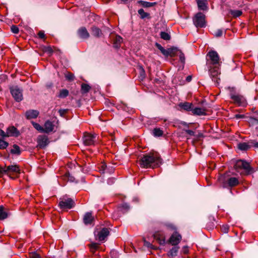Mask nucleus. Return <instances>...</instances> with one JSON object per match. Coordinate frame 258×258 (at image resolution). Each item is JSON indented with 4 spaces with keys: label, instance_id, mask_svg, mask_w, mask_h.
Here are the masks:
<instances>
[{
    "label": "nucleus",
    "instance_id": "obj_2",
    "mask_svg": "<svg viewBox=\"0 0 258 258\" xmlns=\"http://www.w3.org/2000/svg\"><path fill=\"white\" fill-rule=\"evenodd\" d=\"M234 168L237 172L242 175H248L254 172L249 164L242 160H239L236 162Z\"/></svg>",
    "mask_w": 258,
    "mask_h": 258
},
{
    "label": "nucleus",
    "instance_id": "obj_13",
    "mask_svg": "<svg viewBox=\"0 0 258 258\" xmlns=\"http://www.w3.org/2000/svg\"><path fill=\"white\" fill-rule=\"evenodd\" d=\"M20 133L19 131L14 126H11L6 130V137H18Z\"/></svg>",
    "mask_w": 258,
    "mask_h": 258
},
{
    "label": "nucleus",
    "instance_id": "obj_50",
    "mask_svg": "<svg viewBox=\"0 0 258 258\" xmlns=\"http://www.w3.org/2000/svg\"><path fill=\"white\" fill-rule=\"evenodd\" d=\"M185 132L190 136H195V132L190 130H185Z\"/></svg>",
    "mask_w": 258,
    "mask_h": 258
},
{
    "label": "nucleus",
    "instance_id": "obj_41",
    "mask_svg": "<svg viewBox=\"0 0 258 258\" xmlns=\"http://www.w3.org/2000/svg\"><path fill=\"white\" fill-rule=\"evenodd\" d=\"M221 230L223 233H227L229 231V226L227 225H222Z\"/></svg>",
    "mask_w": 258,
    "mask_h": 258
},
{
    "label": "nucleus",
    "instance_id": "obj_20",
    "mask_svg": "<svg viewBox=\"0 0 258 258\" xmlns=\"http://www.w3.org/2000/svg\"><path fill=\"white\" fill-rule=\"evenodd\" d=\"M193 114L198 115H203L206 114L205 110L202 108L197 107L191 110Z\"/></svg>",
    "mask_w": 258,
    "mask_h": 258
},
{
    "label": "nucleus",
    "instance_id": "obj_18",
    "mask_svg": "<svg viewBox=\"0 0 258 258\" xmlns=\"http://www.w3.org/2000/svg\"><path fill=\"white\" fill-rule=\"evenodd\" d=\"M94 220V217L92 216L91 213L88 212L85 214L83 218V221L85 224L87 225L91 224Z\"/></svg>",
    "mask_w": 258,
    "mask_h": 258
},
{
    "label": "nucleus",
    "instance_id": "obj_58",
    "mask_svg": "<svg viewBox=\"0 0 258 258\" xmlns=\"http://www.w3.org/2000/svg\"><path fill=\"white\" fill-rule=\"evenodd\" d=\"M156 46L160 50V51H161L164 48L160 44L158 43H156Z\"/></svg>",
    "mask_w": 258,
    "mask_h": 258
},
{
    "label": "nucleus",
    "instance_id": "obj_53",
    "mask_svg": "<svg viewBox=\"0 0 258 258\" xmlns=\"http://www.w3.org/2000/svg\"><path fill=\"white\" fill-rule=\"evenodd\" d=\"M0 136L2 138H6V132H4L3 130H2L0 128Z\"/></svg>",
    "mask_w": 258,
    "mask_h": 258
},
{
    "label": "nucleus",
    "instance_id": "obj_48",
    "mask_svg": "<svg viewBox=\"0 0 258 258\" xmlns=\"http://www.w3.org/2000/svg\"><path fill=\"white\" fill-rule=\"evenodd\" d=\"M249 144H251V146H253L255 148H258V142L254 141V140H251L249 142Z\"/></svg>",
    "mask_w": 258,
    "mask_h": 258
},
{
    "label": "nucleus",
    "instance_id": "obj_54",
    "mask_svg": "<svg viewBox=\"0 0 258 258\" xmlns=\"http://www.w3.org/2000/svg\"><path fill=\"white\" fill-rule=\"evenodd\" d=\"M38 35L40 38H44L45 37V34L43 31H39Z\"/></svg>",
    "mask_w": 258,
    "mask_h": 258
},
{
    "label": "nucleus",
    "instance_id": "obj_19",
    "mask_svg": "<svg viewBox=\"0 0 258 258\" xmlns=\"http://www.w3.org/2000/svg\"><path fill=\"white\" fill-rule=\"evenodd\" d=\"M179 106L181 109H182L185 111H189L192 110V104L189 102L180 103L179 104Z\"/></svg>",
    "mask_w": 258,
    "mask_h": 258
},
{
    "label": "nucleus",
    "instance_id": "obj_39",
    "mask_svg": "<svg viewBox=\"0 0 258 258\" xmlns=\"http://www.w3.org/2000/svg\"><path fill=\"white\" fill-rule=\"evenodd\" d=\"M120 209L122 212H126L130 209V206L127 204L124 203L120 206Z\"/></svg>",
    "mask_w": 258,
    "mask_h": 258
},
{
    "label": "nucleus",
    "instance_id": "obj_32",
    "mask_svg": "<svg viewBox=\"0 0 258 258\" xmlns=\"http://www.w3.org/2000/svg\"><path fill=\"white\" fill-rule=\"evenodd\" d=\"M247 121L251 125L258 124V119L253 117H249Z\"/></svg>",
    "mask_w": 258,
    "mask_h": 258
},
{
    "label": "nucleus",
    "instance_id": "obj_16",
    "mask_svg": "<svg viewBox=\"0 0 258 258\" xmlns=\"http://www.w3.org/2000/svg\"><path fill=\"white\" fill-rule=\"evenodd\" d=\"M78 34L79 37L82 39H87L90 36L89 33L85 27L80 28L78 31Z\"/></svg>",
    "mask_w": 258,
    "mask_h": 258
},
{
    "label": "nucleus",
    "instance_id": "obj_5",
    "mask_svg": "<svg viewBox=\"0 0 258 258\" xmlns=\"http://www.w3.org/2000/svg\"><path fill=\"white\" fill-rule=\"evenodd\" d=\"M193 22L197 27H204L205 26V16L202 13H197L194 18Z\"/></svg>",
    "mask_w": 258,
    "mask_h": 258
},
{
    "label": "nucleus",
    "instance_id": "obj_9",
    "mask_svg": "<svg viewBox=\"0 0 258 258\" xmlns=\"http://www.w3.org/2000/svg\"><path fill=\"white\" fill-rule=\"evenodd\" d=\"M96 135L89 133H85L84 135L83 140L84 144L86 146L93 145L95 142Z\"/></svg>",
    "mask_w": 258,
    "mask_h": 258
},
{
    "label": "nucleus",
    "instance_id": "obj_7",
    "mask_svg": "<svg viewBox=\"0 0 258 258\" xmlns=\"http://www.w3.org/2000/svg\"><path fill=\"white\" fill-rule=\"evenodd\" d=\"M75 206L74 201L71 198L63 199L59 203V206L62 209H71Z\"/></svg>",
    "mask_w": 258,
    "mask_h": 258
},
{
    "label": "nucleus",
    "instance_id": "obj_3",
    "mask_svg": "<svg viewBox=\"0 0 258 258\" xmlns=\"http://www.w3.org/2000/svg\"><path fill=\"white\" fill-rule=\"evenodd\" d=\"M221 62L218 53L214 50L209 51L207 55L208 67H220Z\"/></svg>",
    "mask_w": 258,
    "mask_h": 258
},
{
    "label": "nucleus",
    "instance_id": "obj_4",
    "mask_svg": "<svg viewBox=\"0 0 258 258\" xmlns=\"http://www.w3.org/2000/svg\"><path fill=\"white\" fill-rule=\"evenodd\" d=\"M208 69L211 78L213 81L218 84L220 80V67H208Z\"/></svg>",
    "mask_w": 258,
    "mask_h": 258
},
{
    "label": "nucleus",
    "instance_id": "obj_38",
    "mask_svg": "<svg viewBox=\"0 0 258 258\" xmlns=\"http://www.w3.org/2000/svg\"><path fill=\"white\" fill-rule=\"evenodd\" d=\"M122 39L120 36H116L115 39V42H114V46L115 47H118V45L121 43L122 42Z\"/></svg>",
    "mask_w": 258,
    "mask_h": 258
},
{
    "label": "nucleus",
    "instance_id": "obj_27",
    "mask_svg": "<svg viewBox=\"0 0 258 258\" xmlns=\"http://www.w3.org/2000/svg\"><path fill=\"white\" fill-rule=\"evenodd\" d=\"M179 249V247L177 246H174L172 248V249L170 250L169 252V255L173 257L177 255L178 250Z\"/></svg>",
    "mask_w": 258,
    "mask_h": 258
},
{
    "label": "nucleus",
    "instance_id": "obj_59",
    "mask_svg": "<svg viewBox=\"0 0 258 258\" xmlns=\"http://www.w3.org/2000/svg\"><path fill=\"white\" fill-rule=\"evenodd\" d=\"M156 46L160 50V51H161L164 48L160 44L158 43H156Z\"/></svg>",
    "mask_w": 258,
    "mask_h": 258
},
{
    "label": "nucleus",
    "instance_id": "obj_34",
    "mask_svg": "<svg viewBox=\"0 0 258 258\" xmlns=\"http://www.w3.org/2000/svg\"><path fill=\"white\" fill-rule=\"evenodd\" d=\"M140 3L142 6L145 8H149L154 6L155 5V3H150L145 1H140Z\"/></svg>",
    "mask_w": 258,
    "mask_h": 258
},
{
    "label": "nucleus",
    "instance_id": "obj_37",
    "mask_svg": "<svg viewBox=\"0 0 258 258\" xmlns=\"http://www.w3.org/2000/svg\"><path fill=\"white\" fill-rule=\"evenodd\" d=\"M9 146L7 142L0 139V149H5Z\"/></svg>",
    "mask_w": 258,
    "mask_h": 258
},
{
    "label": "nucleus",
    "instance_id": "obj_64",
    "mask_svg": "<svg viewBox=\"0 0 258 258\" xmlns=\"http://www.w3.org/2000/svg\"><path fill=\"white\" fill-rule=\"evenodd\" d=\"M113 182V179H109L108 180V183H111Z\"/></svg>",
    "mask_w": 258,
    "mask_h": 258
},
{
    "label": "nucleus",
    "instance_id": "obj_51",
    "mask_svg": "<svg viewBox=\"0 0 258 258\" xmlns=\"http://www.w3.org/2000/svg\"><path fill=\"white\" fill-rule=\"evenodd\" d=\"M161 52L165 56H168V49H165L163 48Z\"/></svg>",
    "mask_w": 258,
    "mask_h": 258
},
{
    "label": "nucleus",
    "instance_id": "obj_21",
    "mask_svg": "<svg viewBox=\"0 0 258 258\" xmlns=\"http://www.w3.org/2000/svg\"><path fill=\"white\" fill-rule=\"evenodd\" d=\"M180 50L176 47L168 48V56L173 57L178 55Z\"/></svg>",
    "mask_w": 258,
    "mask_h": 258
},
{
    "label": "nucleus",
    "instance_id": "obj_45",
    "mask_svg": "<svg viewBox=\"0 0 258 258\" xmlns=\"http://www.w3.org/2000/svg\"><path fill=\"white\" fill-rule=\"evenodd\" d=\"M222 34H223V31L221 29H218L217 30L214 35L216 37H220L222 35Z\"/></svg>",
    "mask_w": 258,
    "mask_h": 258
},
{
    "label": "nucleus",
    "instance_id": "obj_12",
    "mask_svg": "<svg viewBox=\"0 0 258 258\" xmlns=\"http://www.w3.org/2000/svg\"><path fill=\"white\" fill-rule=\"evenodd\" d=\"M20 168L17 165H10L5 167V173L10 175V174L13 173H19Z\"/></svg>",
    "mask_w": 258,
    "mask_h": 258
},
{
    "label": "nucleus",
    "instance_id": "obj_55",
    "mask_svg": "<svg viewBox=\"0 0 258 258\" xmlns=\"http://www.w3.org/2000/svg\"><path fill=\"white\" fill-rule=\"evenodd\" d=\"M144 245L148 247H152V244L146 240H144Z\"/></svg>",
    "mask_w": 258,
    "mask_h": 258
},
{
    "label": "nucleus",
    "instance_id": "obj_35",
    "mask_svg": "<svg viewBox=\"0 0 258 258\" xmlns=\"http://www.w3.org/2000/svg\"><path fill=\"white\" fill-rule=\"evenodd\" d=\"M153 133L155 137H160L163 135V131L159 128H154Z\"/></svg>",
    "mask_w": 258,
    "mask_h": 258
},
{
    "label": "nucleus",
    "instance_id": "obj_11",
    "mask_svg": "<svg viewBox=\"0 0 258 258\" xmlns=\"http://www.w3.org/2000/svg\"><path fill=\"white\" fill-rule=\"evenodd\" d=\"M231 98L233 100L234 103L239 106H244L246 104L244 98L239 95H231Z\"/></svg>",
    "mask_w": 258,
    "mask_h": 258
},
{
    "label": "nucleus",
    "instance_id": "obj_63",
    "mask_svg": "<svg viewBox=\"0 0 258 258\" xmlns=\"http://www.w3.org/2000/svg\"><path fill=\"white\" fill-rule=\"evenodd\" d=\"M191 79V77L190 76H188L186 78V80L188 81V82H189Z\"/></svg>",
    "mask_w": 258,
    "mask_h": 258
},
{
    "label": "nucleus",
    "instance_id": "obj_43",
    "mask_svg": "<svg viewBox=\"0 0 258 258\" xmlns=\"http://www.w3.org/2000/svg\"><path fill=\"white\" fill-rule=\"evenodd\" d=\"M11 31L15 34H18L19 31L18 27L15 25H12L11 27Z\"/></svg>",
    "mask_w": 258,
    "mask_h": 258
},
{
    "label": "nucleus",
    "instance_id": "obj_46",
    "mask_svg": "<svg viewBox=\"0 0 258 258\" xmlns=\"http://www.w3.org/2000/svg\"><path fill=\"white\" fill-rule=\"evenodd\" d=\"M89 246L91 249V250H95L98 247V244L96 243H92L89 245Z\"/></svg>",
    "mask_w": 258,
    "mask_h": 258
},
{
    "label": "nucleus",
    "instance_id": "obj_60",
    "mask_svg": "<svg viewBox=\"0 0 258 258\" xmlns=\"http://www.w3.org/2000/svg\"><path fill=\"white\" fill-rule=\"evenodd\" d=\"M182 250L184 253H187L188 251L187 247L185 246L183 247Z\"/></svg>",
    "mask_w": 258,
    "mask_h": 258
},
{
    "label": "nucleus",
    "instance_id": "obj_33",
    "mask_svg": "<svg viewBox=\"0 0 258 258\" xmlns=\"http://www.w3.org/2000/svg\"><path fill=\"white\" fill-rule=\"evenodd\" d=\"M91 87L86 84H82L81 86V90L83 93H86L90 90Z\"/></svg>",
    "mask_w": 258,
    "mask_h": 258
},
{
    "label": "nucleus",
    "instance_id": "obj_15",
    "mask_svg": "<svg viewBox=\"0 0 258 258\" xmlns=\"http://www.w3.org/2000/svg\"><path fill=\"white\" fill-rule=\"evenodd\" d=\"M54 125L50 120H47L44 125L43 133H49L53 131Z\"/></svg>",
    "mask_w": 258,
    "mask_h": 258
},
{
    "label": "nucleus",
    "instance_id": "obj_52",
    "mask_svg": "<svg viewBox=\"0 0 258 258\" xmlns=\"http://www.w3.org/2000/svg\"><path fill=\"white\" fill-rule=\"evenodd\" d=\"M30 258H40V256L36 253H33L30 254Z\"/></svg>",
    "mask_w": 258,
    "mask_h": 258
},
{
    "label": "nucleus",
    "instance_id": "obj_57",
    "mask_svg": "<svg viewBox=\"0 0 258 258\" xmlns=\"http://www.w3.org/2000/svg\"><path fill=\"white\" fill-rule=\"evenodd\" d=\"M107 168V166L106 164H103L101 165V168H102V172L104 173L105 172V170H106V169Z\"/></svg>",
    "mask_w": 258,
    "mask_h": 258
},
{
    "label": "nucleus",
    "instance_id": "obj_62",
    "mask_svg": "<svg viewBox=\"0 0 258 258\" xmlns=\"http://www.w3.org/2000/svg\"><path fill=\"white\" fill-rule=\"evenodd\" d=\"M1 79H2L3 80H5L6 79V75H2L1 76H0V80ZM1 82V81H0V83Z\"/></svg>",
    "mask_w": 258,
    "mask_h": 258
},
{
    "label": "nucleus",
    "instance_id": "obj_42",
    "mask_svg": "<svg viewBox=\"0 0 258 258\" xmlns=\"http://www.w3.org/2000/svg\"><path fill=\"white\" fill-rule=\"evenodd\" d=\"M66 78L68 80L71 81L74 80V76L73 74L68 73L66 75Z\"/></svg>",
    "mask_w": 258,
    "mask_h": 258
},
{
    "label": "nucleus",
    "instance_id": "obj_6",
    "mask_svg": "<svg viewBox=\"0 0 258 258\" xmlns=\"http://www.w3.org/2000/svg\"><path fill=\"white\" fill-rule=\"evenodd\" d=\"M11 93L14 99L17 102H20L23 99L22 90L17 86L10 88Z\"/></svg>",
    "mask_w": 258,
    "mask_h": 258
},
{
    "label": "nucleus",
    "instance_id": "obj_56",
    "mask_svg": "<svg viewBox=\"0 0 258 258\" xmlns=\"http://www.w3.org/2000/svg\"><path fill=\"white\" fill-rule=\"evenodd\" d=\"M4 173H5V168L0 166V177H1Z\"/></svg>",
    "mask_w": 258,
    "mask_h": 258
},
{
    "label": "nucleus",
    "instance_id": "obj_8",
    "mask_svg": "<svg viewBox=\"0 0 258 258\" xmlns=\"http://www.w3.org/2000/svg\"><path fill=\"white\" fill-rule=\"evenodd\" d=\"M37 147L41 149H43L48 145L49 141L46 136L39 135L37 137Z\"/></svg>",
    "mask_w": 258,
    "mask_h": 258
},
{
    "label": "nucleus",
    "instance_id": "obj_17",
    "mask_svg": "<svg viewBox=\"0 0 258 258\" xmlns=\"http://www.w3.org/2000/svg\"><path fill=\"white\" fill-rule=\"evenodd\" d=\"M25 114L28 119L35 118L38 116L39 112L36 110H30L26 111Z\"/></svg>",
    "mask_w": 258,
    "mask_h": 258
},
{
    "label": "nucleus",
    "instance_id": "obj_40",
    "mask_svg": "<svg viewBox=\"0 0 258 258\" xmlns=\"http://www.w3.org/2000/svg\"><path fill=\"white\" fill-rule=\"evenodd\" d=\"M231 14L233 17H237L240 16L242 14V12L240 10H234L231 11Z\"/></svg>",
    "mask_w": 258,
    "mask_h": 258
},
{
    "label": "nucleus",
    "instance_id": "obj_28",
    "mask_svg": "<svg viewBox=\"0 0 258 258\" xmlns=\"http://www.w3.org/2000/svg\"><path fill=\"white\" fill-rule=\"evenodd\" d=\"M198 7L201 10H204L206 9V4L204 1L203 0H198L197 1Z\"/></svg>",
    "mask_w": 258,
    "mask_h": 258
},
{
    "label": "nucleus",
    "instance_id": "obj_30",
    "mask_svg": "<svg viewBox=\"0 0 258 258\" xmlns=\"http://www.w3.org/2000/svg\"><path fill=\"white\" fill-rule=\"evenodd\" d=\"M238 183L237 179L235 177H231L229 178L228 180V184L231 186H233L237 185Z\"/></svg>",
    "mask_w": 258,
    "mask_h": 258
},
{
    "label": "nucleus",
    "instance_id": "obj_36",
    "mask_svg": "<svg viewBox=\"0 0 258 258\" xmlns=\"http://www.w3.org/2000/svg\"><path fill=\"white\" fill-rule=\"evenodd\" d=\"M160 37L165 40H169L170 39V35L165 32H161L160 33Z\"/></svg>",
    "mask_w": 258,
    "mask_h": 258
},
{
    "label": "nucleus",
    "instance_id": "obj_26",
    "mask_svg": "<svg viewBox=\"0 0 258 258\" xmlns=\"http://www.w3.org/2000/svg\"><path fill=\"white\" fill-rule=\"evenodd\" d=\"M69 91L67 89H62L60 90L58 97L60 98H64L69 95Z\"/></svg>",
    "mask_w": 258,
    "mask_h": 258
},
{
    "label": "nucleus",
    "instance_id": "obj_29",
    "mask_svg": "<svg viewBox=\"0 0 258 258\" xmlns=\"http://www.w3.org/2000/svg\"><path fill=\"white\" fill-rule=\"evenodd\" d=\"M138 13L140 14L142 19L146 18H149L150 17L149 14L146 13L143 9H139L138 10Z\"/></svg>",
    "mask_w": 258,
    "mask_h": 258
},
{
    "label": "nucleus",
    "instance_id": "obj_23",
    "mask_svg": "<svg viewBox=\"0 0 258 258\" xmlns=\"http://www.w3.org/2000/svg\"><path fill=\"white\" fill-rule=\"evenodd\" d=\"M251 144H248L246 143H240L238 145V148L241 150H247L251 147Z\"/></svg>",
    "mask_w": 258,
    "mask_h": 258
},
{
    "label": "nucleus",
    "instance_id": "obj_47",
    "mask_svg": "<svg viewBox=\"0 0 258 258\" xmlns=\"http://www.w3.org/2000/svg\"><path fill=\"white\" fill-rule=\"evenodd\" d=\"M44 51L45 52H48L50 54H51L53 52L52 49L50 46L45 47L44 49Z\"/></svg>",
    "mask_w": 258,
    "mask_h": 258
},
{
    "label": "nucleus",
    "instance_id": "obj_22",
    "mask_svg": "<svg viewBox=\"0 0 258 258\" xmlns=\"http://www.w3.org/2000/svg\"><path fill=\"white\" fill-rule=\"evenodd\" d=\"M92 34L93 36L97 37H100L102 35L101 30L95 26L92 27Z\"/></svg>",
    "mask_w": 258,
    "mask_h": 258
},
{
    "label": "nucleus",
    "instance_id": "obj_14",
    "mask_svg": "<svg viewBox=\"0 0 258 258\" xmlns=\"http://www.w3.org/2000/svg\"><path fill=\"white\" fill-rule=\"evenodd\" d=\"M181 236L177 232L173 233L169 239V242L173 245H177L179 243Z\"/></svg>",
    "mask_w": 258,
    "mask_h": 258
},
{
    "label": "nucleus",
    "instance_id": "obj_1",
    "mask_svg": "<svg viewBox=\"0 0 258 258\" xmlns=\"http://www.w3.org/2000/svg\"><path fill=\"white\" fill-rule=\"evenodd\" d=\"M140 166L142 168H155L158 167L162 163L158 153L156 152H150L144 155L139 161Z\"/></svg>",
    "mask_w": 258,
    "mask_h": 258
},
{
    "label": "nucleus",
    "instance_id": "obj_24",
    "mask_svg": "<svg viewBox=\"0 0 258 258\" xmlns=\"http://www.w3.org/2000/svg\"><path fill=\"white\" fill-rule=\"evenodd\" d=\"M8 216V214L4 210V207L0 206V220L6 219Z\"/></svg>",
    "mask_w": 258,
    "mask_h": 258
},
{
    "label": "nucleus",
    "instance_id": "obj_44",
    "mask_svg": "<svg viewBox=\"0 0 258 258\" xmlns=\"http://www.w3.org/2000/svg\"><path fill=\"white\" fill-rule=\"evenodd\" d=\"M179 57L180 60L182 63H184L185 62V57L184 54L180 50V52H178V55Z\"/></svg>",
    "mask_w": 258,
    "mask_h": 258
},
{
    "label": "nucleus",
    "instance_id": "obj_25",
    "mask_svg": "<svg viewBox=\"0 0 258 258\" xmlns=\"http://www.w3.org/2000/svg\"><path fill=\"white\" fill-rule=\"evenodd\" d=\"M11 153L13 154L20 155L21 154L20 147L17 145H14L13 149L11 150Z\"/></svg>",
    "mask_w": 258,
    "mask_h": 258
},
{
    "label": "nucleus",
    "instance_id": "obj_31",
    "mask_svg": "<svg viewBox=\"0 0 258 258\" xmlns=\"http://www.w3.org/2000/svg\"><path fill=\"white\" fill-rule=\"evenodd\" d=\"M33 127L38 131H39L40 133H43V127L41 126L38 123L35 122L34 121L31 122Z\"/></svg>",
    "mask_w": 258,
    "mask_h": 258
},
{
    "label": "nucleus",
    "instance_id": "obj_10",
    "mask_svg": "<svg viewBox=\"0 0 258 258\" xmlns=\"http://www.w3.org/2000/svg\"><path fill=\"white\" fill-rule=\"evenodd\" d=\"M109 231L106 228H103L100 231L94 232V234L96 236V239L99 241H103L109 235Z\"/></svg>",
    "mask_w": 258,
    "mask_h": 258
},
{
    "label": "nucleus",
    "instance_id": "obj_61",
    "mask_svg": "<svg viewBox=\"0 0 258 258\" xmlns=\"http://www.w3.org/2000/svg\"><path fill=\"white\" fill-rule=\"evenodd\" d=\"M243 117H244L243 115H241V114H236L235 115V118H243Z\"/></svg>",
    "mask_w": 258,
    "mask_h": 258
},
{
    "label": "nucleus",
    "instance_id": "obj_49",
    "mask_svg": "<svg viewBox=\"0 0 258 258\" xmlns=\"http://www.w3.org/2000/svg\"><path fill=\"white\" fill-rule=\"evenodd\" d=\"M111 256L112 258H117L118 257V253L115 251H112L110 252Z\"/></svg>",
    "mask_w": 258,
    "mask_h": 258
}]
</instances>
